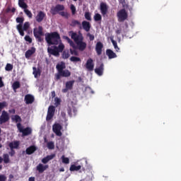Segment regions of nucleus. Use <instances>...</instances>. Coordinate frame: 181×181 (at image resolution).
I'll return each mask as SVG.
<instances>
[{
    "label": "nucleus",
    "mask_w": 181,
    "mask_h": 181,
    "mask_svg": "<svg viewBox=\"0 0 181 181\" xmlns=\"http://www.w3.org/2000/svg\"><path fill=\"white\" fill-rule=\"evenodd\" d=\"M69 33L71 35V39L74 41L71 40V39H70V37H69L68 36H64L63 38L66 40L71 47H72V49H69L71 54H72V56H78V50H80V52H84V50H86V48L87 47V43L83 41L84 37L80 31L78 34L77 33H74V31H70Z\"/></svg>",
    "instance_id": "nucleus-1"
},
{
    "label": "nucleus",
    "mask_w": 181,
    "mask_h": 181,
    "mask_svg": "<svg viewBox=\"0 0 181 181\" xmlns=\"http://www.w3.org/2000/svg\"><path fill=\"white\" fill-rule=\"evenodd\" d=\"M93 19L95 22H100V21H101V19H103V17L101 16V14L100 13H95Z\"/></svg>",
    "instance_id": "nucleus-34"
},
{
    "label": "nucleus",
    "mask_w": 181,
    "mask_h": 181,
    "mask_svg": "<svg viewBox=\"0 0 181 181\" xmlns=\"http://www.w3.org/2000/svg\"><path fill=\"white\" fill-rule=\"evenodd\" d=\"M16 127L19 132H21L23 134V136H28V135H32V128L26 127L23 129V127H22V124L21 123H18L16 124Z\"/></svg>",
    "instance_id": "nucleus-6"
},
{
    "label": "nucleus",
    "mask_w": 181,
    "mask_h": 181,
    "mask_svg": "<svg viewBox=\"0 0 181 181\" xmlns=\"http://www.w3.org/2000/svg\"><path fill=\"white\" fill-rule=\"evenodd\" d=\"M85 66L88 71H93V70H94V61L93 60V59L89 58L86 61Z\"/></svg>",
    "instance_id": "nucleus-14"
},
{
    "label": "nucleus",
    "mask_w": 181,
    "mask_h": 181,
    "mask_svg": "<svg viewBox=\"0 0 181 181\" xmlns=\"http://www.w3.org/2000/svg\"><path fill=\"white\" fill-rule=\"evenodd\" d=\"M16 22L17 23H19L18 25H16V29L21 36H25V32H23V30L22 28V25H23V22H25V18L23 17H18L16 19Z\"/></svg>",
    "instance_id": "nucleus-7"
},
{
    "label": "nucleus",
    "mask_w": 181,
    "mask_h": 181,
    "mask_svg": "<svg viewBox=\"0 0 181 181\" xmlns=\"http://www.w3.org/2000/svg\"><path fill=\"white\" fill-rule=\"evenodd\" d=\"M72 28H75V26H79V29H81V23L77 20H73L70 24Z\"/></svg>",
    "instance_id": "nucleus-30"
},
{
    "label": "nucleus",
    "mask_w": 181,
    "mask_h": 181,
    "mask_svg": "<svg viewBox=\"0 0 181 181\" xmlns=\"http://www.w3.org/2000/svg\"><path fill=\"white\" fill-rule=\"evenodd\" d=\"M64 50V44L60 42L57 46H54L52 47L47 48V52L49 54H52V56H59V53H62Z\"/></svg>",
    "instance_id": "nucleus-4"
},
{
    "label": "nucleus",
    "mask_w": 181,
    "mask_h": 181,
    "mask_svg": "<svg viewBox=\"0 0 181 181\" xmlns=\"http://www.w3.org/2000/svg\"><path fill=\"white\" fill-rule=\"evenodd\" d=\"M18 6L23 9H28V4L25 1H18Z\"/></svg>",
    "instance_id": "nucleus-33"
},
{
    "label": "nucleus",
    "mask_w": 181,
    "mask_h": 181,
    "mask_svg": "<svg viewBox=\"0 0 181 181\" xmlns=\"http://www.w3.org/2000/svg\"><path fill=\"white\" fill-rule=\"evenodd\" d=\"M28 181H35V177H30L28 178Z\"/></svg>",
    "instance_id": "nucleus-55"
},
{
    "label": "nucleus",
    "mask_w": 181,
    "mask_h": 181,
    "mask_svg": "<svg viewBox=\"0 0 181 181\" xmlns=\"http://www.w3.org/2000/svg\"><path fill=\"white\" fill-rule=\"evenodd\" d=\"M33 35L35 39L37 40V42H40V43H42V42H43V37H42V36H44L45 35L43 33V27L39 26L38 30L36 28H34Z\"/></svg>",
    "instance_id": "nucleus-5"
},
{
    "label": "nucleus",
    "mask_w": 181,
    "mask_h": 181,
    "mask_svg": "<svg viewBox=\"0 0 181 181\" xmlns=\"http://www.w3.org/2000/svg\"><path fill=\"white\" fill-rule=\"evenodd\" d=\"M80 169H81V165L76 166V165L73 164L71 165L69 170L71 172H75V171L80 170Z\"/></svg>",
    "instance_id": "nucleus-31"
},
{
    "label": "nucleus",
    "mask_w": 181,
    "mask_h": 181,
    "mask_svg": "<svg viewBox=\"0 0 181 181\" xmlns=\"http://www.w3.org/2000/svg\"><path fill=\"white\" fill-rule=\"evenodd\" d=\"M10 119L11 117H9V113H8V112L6 110H3L0 116V125H2V124H6V122H8Z\"/></svg>",
    "instance_id": "nucleus-10"
},
{
    "label": "nucleus",
    "mask_w": 181,
    "mask_h": 181,
    "mask_svg": "<svg viewBox=\"0 0 181 181\" xmlns=\"http://www.w3.org/2000/svg\"><path fill=\"white\" fill-rule=\"evenodd\" d=\"M62 129L63 127H62L59 123H56L52 126V131L55 133L57 136H62L63 135V133H62Z\"/></svg>",
    "instance_id": "nucleus-11"
},
{
    "label": "nucleus",
    "mask_w": 181,
    "mask_h": 181,
    "mask_svg": "<svg viewBox=\"0 0 181 181\" xmlns=\"http://www.w3.org/2000/svg\"><path fill=\"white\" fill-rule=\"evenodd\" d=\"M24 101H25V104H33L35 102V97L30 94H28L25 96Z\"/></svg>",
    "instance_id": "nucleus-20"
},
{
    "label": "nucleus",
    "mask_w": 181,
    "mask_h": 181,
    "mask_svg": "<svg viewBox=\"0 0 181 181\" xmlns=\"http://www.w3.org/2000/svg\"><path fill=\"white\" fill-rule=\"evenodd\" d=\"M37 149V148L35 146H30L26 148L25 153L27 155H32V153H35V152H36Z\"/></svg>",
    "instance_id": "nucleus-23"
},
{
    "label": "nucleus",
    "mask_w": 181,
    "mask_h": 181,
    "mask_svg": "<svg viewBox=\"0 0 181 181\" xmlns=\"http://www.w3.org/2000/svg\"><path fill=\"white\" fill-rule=\"evenodd\" d=\"M57 73L55 74V80L58 81L62 78V77H70L71 76V72L66 69V64L64 62H61V64H57L56 66Z\"/></svg>",
    "instance_id": "nucleus-3"
},
{
    "label": "nucleus",
    "mask_w": 181,
    "mask_h": 181,
    "mask_svg": "<svg viewBox=\"0 0 181 181\" xmlns=\"http://www.w3.org/2000/svg\"><path fill=\"white\" fill-rule=\"evenodd\" d=\"M33 74L34 75L35 78H37V76H40L42 71L40 70V68L37 69L36 67H33Z\"/></svg>",
    "instance_id": "nucleus-27"
},
{
    "label": "nucleus",
    "mask_w": 181,
    "mask_h": 181,
    "mask_svg": "<svg viewBox=\"0 0 181 181\" xmlns=\"http://www.w3.org/2000/svg\"><path fill=\"white\" fill-rule=\"evenodd\" d=\"M9 155L11 156H13V155H15V150H13V148L11 149V152L9 153Z\"/></svg>",
    "instance_id": "nucleus-53"
},
{
    "label": "nucleus",
    "mask_w": 181,
    "mask_h": 181,
    "mask_svg": "<svg viewBox=\"0 0 181 181\" xmlns=\"http://www.w3.org/2000/svg\"><path fill=\"white\" fill-rule=\"evenodd\" d=\"M12 179H13V175L10 174L8 177V181H12Z\"/></svg>",
    "instance_id": "nucleus-54"
},
{
    "label": "nucleus",
    "mask_w": 181,
    "mask_h": 181,
    "mask_svg": "<svg viewBox=\"0 0 181 181\" xmlns=\"http://www.w3.org/2000/svg\"><path fill=\"white\" fill-rule=\"evenodd\" d=\"M25 42H28V43H32V38L29 35H25L24 37Z\"/></svg>",
    "instance_id": "nucleus-47"
},
{
    "label": "nucleus",
    "mask_w": 181,
    "mask_h": 181,
    "mask_svg": "<svg viewBox=\"0 0 181 181\" xmlns=\"http://www.w3.org/2000/svg\"><path fill=\"white\" fill-rule=\"evenodd\" d=\"M59 172H64V168H59Z\"/></svg>",
    "instance_id": "nucleus-62"
},
{
    "label": "nucleus",
    "mask_w": 181,
    "mask_h": 181,
    "mask_svg": "<svg viewBox=\"0 0 181 181\" xmlns=\"http://www.w3.org/2000/svg\"><path fill=\"white\" fill-rule=\"evenodd\" d=\"M54 102V105H56V107H59V105H60V103H62V100L59 98H55Z\"/></svg>",
    "instance_id": "nucleus-46"
},
{
    "label": "nucleus",
    "mask_w": 181,
    "mask_h": 181,
    "mask_svg": "<svg viewBox=\"0 0 181 181\" xmlns=\"http://www.w3.org/2000/svg\"><path fill=\"white\" fill-rule=\"evenodd\" d=\"M70 62H72V63H78L81 62V59L78 57L73 56L70 58Z\"/></svg>",
    "instance_id": "nucleus-32"
},
{
    "label": "nucleus",
    "mask_w": 181,
    "mask_h": 181,
    "mask_svg": "<svg viewBox=\"0 0 181 181\" xmlns=\"http://www.w3.org/2000/svg\"><path fill=\"white\" fill-rule=\"evenodd\" d=\"M11 120L13 122H16V124H21L22 122V118L18 115L12 116Z\"/></svg>",
    "instance_id": "nucleus-26"
},
{
    "label": "nucleus",
    "mask_w": 181,
    "mask_h": 181,
    "mask_svg": "<svg viewBox=\"0 0 181 181\" xmlns=\"http://www.w3.org/2000/svg\"><path fill=\"white\" fill-rule=\"evenodd\" d=\"M100 13L103 16H105L108 13V6L107 3L101 2L100 4Z\"/></svg>",
    "instance_id": "nucleus-13"
},
{
    "label": "nucleus",
    "mask_w": 181,
    "mask_h": 181,
    "mask_svg": "<svg viewBox=\"0 0 181 181\" xmlns=\"http://www.w3.org/2000/svg\"><path fill=\"white\" fill-rule=\"evenodd\" d=\"M47 146L48 149H54V143L53 141H49L47 143Z\"/></svg>",
    "instance_id": "nucleus-43"
},
{
    "label": "nucleus",
    "mask_w": 181,
    "mask_h": 181,
    "mask_svg": "<svg viewBox=\"0 0 181 181\" xmlns=\"http://www.w3.org/2000/svg\"><path fill=\"white\" fill-rule=\"evenodd\" d=\"M118 22H124L128 19V13L125 10V8L121 9L117 13Z\"/></svg>",
    "instance_id": "nucleus-8"
},
{
    "label": "nucleus",
    "mask_w": 181,
    "mask_h": 181,
    "mask_svg": "<svg viewBox=\"0 0 181 181\" xmlns=\"http://www.w3.org/2000/svg\"><path fill=\"white\" fill-rule=\"evenodd\" d=\"M9 112H11V114H16V110H15V109H12L9 110Z\"/></svg>",
    "instance_id": "nucleus-56"
},
{
    "label": "nucleus",
    "mask_w": 181,
    "mask_h": 181,
    "mask_svg": "<svg viewBox=\"0 0 181 181\" xmlns=\"http://www.w3.org/2000/svg\"><path fill=\"white\" fill-rule=\"evenodd\" d=\"M85 19H86V21H91V13H90V12L85 13Z\"/></svg>",
    "instance_id": "nucleus-45"
},
{
    "label": "nucleus",
    "mask_w": 181,
    "mask_h": 181,
    "mask_svg": "<svg viewBox=\"0 0 181 181\" xmlns=\"http://www.w3.org/2000/svg\"><path fill=\"white\" fill-rule=\"evenodd\" d=\"M45 40L48 46H57V45H60V43H62L60 34L57 32L47 33L45 34Z\"/></svg>",
    "instance_id": "nucleus-2"
},
{
    "label": "nucleus",
    "mask_w": 181,
    "mask_h": 181,
    "mask_svg": "<svg viewBox=\"0 0 181 181\" xmlns=\"http://www.w3.org/2000/svg\"><path fill=\"white\" fill-rule=\"evenodd\" d=\"M64 9V6L62 4H57L56 6H52L50 9V13L52 15H57V13H60Z\"/></svg>",
    "instance_id": "nucleus-9"
},
{
    "label": "nucleus",
    "mask_w": 181,
    "mask_h": 181,
    "mask_svg": "<svg viewBox=\"0 0 181 181\" xmlns=\"http://www.w3.org/2000/svg\"><path fill=\"white\" fill-rule=\"evenodd\" d=\"M74 86V81H69L66 83V88L62 89V93H67L69 90H73Z\"/></svg>",
    "instance_id": "nucleus-17"
},
{
    "label": "nucleus",
    "mask_w": 181,
    "mask_h": 181,
    "mask_svg": "<svg viewBox=\"0 0 181 181\" xmlns=\"http://www.w3.org/2000/svg\"><path fill=\"white\" fill-rule=\"evenodd\" d=\"M24 13L30 19H32L33 14H32V12L30 11H29L28 8H25L24 9Z\"/></svg>",
    "instance_id": "nucleus-35"
},
{
    "label": "nucleus",
    "mask_w": 181,
    "mask_h": 181,
    "mask_svg": "<svg viewBox=\"0 0 181 181\" xmlns=\"http://www.w3.org/2000/svg\"><path fill=\"white\" fill-rule=\"evenodd\" d=\"M16 11V8H12V9L11 10V12H12L13 13H15Z\"/></svg>",
    "instance_id": "nucleus-60"
},
{
    "label": "nucleus",
    "mask_w": 181,
    "mask_h": 181,
    "mask_svg": "<svg viewBox=\"0 0 181 181\" xmlns=\"http://www.w3.org/2000/svg\"><path fill=\"white\" fill-rule=\"evenodd\" d=\"M72 111H73V110L71 109V107H69L67 109V112H68L69 117H71L73 115Z\"/></svg>",
    "instance_id": "nucleus-50"
},
{
    "label": "nucleus",
    "mask_w": 181,
    "mask_h": 181,
    "mask_svg": "<svg viewBox=\"0 0 181 181\" xmlns=\"http://www.w3.org/2000/svg\"><path fill=\"white\" fill-rule=\"evenodd\" d=\"M8 146L11 149H18L19 148V141L11 142Z\"/></svg>",
    "instance_id": "nucleus-28"
},
{
    "label": "nucleus",
    "mask_w": 181,
    "mask_h": 181,
    "mask_svg": "<svg viewBox=\"0 0 181 181\" xmlns=\"http://www.w3.org/2000/svg\"><path fill=\"white\" fill-rule=\"evenodd\" d=\"M124 25L126 26V28H128V23H125Z\"/></svg>",
    "instance_id": "nucleus-64"
},
{
    "label": "nucleus",
    "mask_w": 181,
    "mask_h": 181,
    "mask_svg": "<svg viewBox=\"0 0 181 181\" xmlns=\"http://www.w3.org/2000/svg\"><path fill=\"white\" fill-rule=\"evenodd\" d=\"M3 160H4V163H9V162H10L9 155L4 154L3 155Z\"/></svg>",
    "instance_id": "nucleus-37"
},
{
    "label": "nucleus",
    "mask_w": 181,
    "mask_h": 181,
    "mask_svg": "<svg viewBox=\"0 0 181 181\" xmlns=\"http://www.w3.org/2000/svg\"><path fill=\"white\" fill-rule=\"evenodd\" d=\"M62 163H65L66 165L70 163V159H69V158L65 157L64 156H62Z\"/></svg>",
    "instance_id": "nucleus-39"
},
{
    "label": "nucleus",
    "mask_w": 181,
    "mask_h": 181,
    "mask_svg": "<svg viewBox=\"0 0 181 181\" xmlns=\"http://www.w3.org/2000/svg\"><path fill=\"white\" fill-rule=\"evenodd\" d=\"M29 22H25L24 25L22 24L23 32H24V30H28V29H29Z\"/></svg>",
    "instance_id": "nucleus-41"
},
{
    "label": "nucleus",
    "mask_w": 181,
    "mask_h": 181,
    "mask_svg": "<svg viewBox=\"0 0 181 181\" xmlns=\"http://www.w3.org/2000/svg\"><path fill=\"white\" fill-rule=\"evenodd\" d=\"M12 88L13 91L16 93V90H18V88H21V82L18 81H14L12 84Z\"/></svg>",
    "instance_id": "nucleus-29"
},
{
    "label": "nucleus",
    "mask_w": 181,
    "mask_h": 181,
    "mask_svg": "<svg viewBox=\"0 0 181 181\" xmlns=\"http://www.w3.org/2000/svg\"><path fill=\"white\" fill-rule=\"evenodd\" d=\"M55 157H56V154H51L49 156H47L45 158L42 159V163L46 164L49 160H52V159H54Z\"/></svg>",
    "instance_id": "nucleus-25"
},
{
    "label": "nucleus",
    "mask_w": 181,
    "mask_h": 181,
    "mask_svg": "<svg viewBox=\"0 0 181 181\" xmlns=\"http://www.w3.org/2000/svg\"><path fill=\"white\" fill-rule=\"evenodd\" d=\"M0 181H6V176L5 175H0Z\"/></svg>",
    "instance_id": "nucleus-51"
},
{
    "label": "nucleus",
    "mask_w": 181,
    "mask_h": 181,
    "mask_svg": "<svg viewBox=\"0 0 181 181\" xmlns=\"http://www.w3.org/2000/svg\"><path fill=\"white\" fill-rule=\"evenodd\" d=\"M11 8H9V7H8V8L6 9V12L7 13H9V12H11Z\"/></svg>",
    "instance_id": "nucleus-57"
},
{
    "label": "nucleus",
    "mask_w": 181,
    "mask_h": 181,
    "mask_svg": "<svg viewBox=\"0 0 181 181\" xmlns=\"http://www.w3.org/2000/svg\"><path fill=\"white\" fill-rule=\"evenodd\" d=\"M70 57V53L69 51H64L62 52V59H69Z\"/></svg>",
    "instance_id": "nucleus-38"
},
{
    "label": "nucleus",
    "mask_w": 181,
    "mask_h": 181,
    "mask_svg": "<svg viewBox=\"0 0 181 181\" xmlns=\"http://www.w3.org/2000/svg\"><path fill=\"white\" fill-rule=\"evenodd\" d=\"M35 53H36V48L32 47L30 49L25 52V59H30V57H32L33 54H35Z\"/></svg>",
    "instance_id": "nucleus-18"
},
{
    "label": "nucleus",
    "mask_w": 181,
    "mask_h": 181,
    "mask_svg": "<svg viewBox=\"0 0 181 181\" xmlns=\"http://www.w3.org/2000/svg\"><path fill=\"white\" fill-rule=\"evenodd\" d=\"M71 11L72 12V15H76V6L74 5H71Z\"/></svg>",
    "instance_id": "nucleus-48"
},
{
    "label": "nucleus",
    "mask_w": 181,
    "mask_h": 181,
    "mask_svg": "<svg viewBox=\"0 0 181 181\" xmlns=\"http://www.w3.org/2000/svg\"><path fill=\"white\" fill-rule=\"evenodd\" d=\"M59 13L61 16L66 18V19H69V16H70V15H69L67 12L61 11Z\"/></svg>",
    "instance_id": "nucleus-44"
},
{
    "label": "nucleus",
    "mask_w": 181,
    "mask_h": 181,
    "mask_svg": "<svg viewBox=\"0 0 181 181\" xmlns=\"http://www.w3.org/2000/svg\"><path fill=\"white\" fill-rule=\"evenodd\" d=\"M95 73L98 74V76H103V73H104V64H100V65L95 69Z\"/></svg>",
    "instance_id": "nucleus-21"
},
{
    "label": "nucleus",
    "mask_w": 181,
    "mask_h": 181,
    "mask_svg": "<svg viewBox=\"0 0 181 181\" xmlns=\"http://www.w3.org/2000/svg\"><path fill=\"white\" fill-rule=\"evenodd\" d=\"M104 47V45H103V42H98L95 45V52L98 54V56H101L103 54V48Z\"/></svg>",
    "instance_id": "nucleus-15"
},
{
    "label": "nucleus",
    "mask_w": 181,
    "mask_h": 181,
    "mask_svg": "<svg viewBox=\"0 0 181 181\" xmlns=\"http://www.w3.org/2000/svg\"><path fill=\"white\" fill-rule=\"evenodd\" d=\"M112 43L115 49L116 52H119V47H118V45L117 44V41L112 40Z\"/></svg>",
    "instance_id": "nucleus-42"
},
{
    "label": "nucleus",
    "mask_w": 181,
    "mask_h": 181,
    "mask_svg": "<svg viewBox=\"0 0 181 181\" xmlns=\"http://www.w3.org/2000/svg\"><path fill=\"white\" fill-rule=\"evenodd\" d=\"M5 69L6 71H12V70H13V65L11 64H7Z\"/></svg>",
    "instance_id": "nucleus-40"
},
{
    "label": "nucleus",
    "mask_w": 181,
    "mask_h": 181,
    "mask_svg": "<svg viewBox=\"0 0 181 181\" xmlns=\"http://www.w3.org/2000/svg\"><path fill=\"white\" fill-rule=\"evenodd\" d=\"M82 28L86 32H90L91 24H90V22L84 21L82 22Z\"/></svg>",
    "instance_id": "nucleus-22"
},
{
    "label": "nucleus",
    "mask_w": 181,
    "mask_h": 181,
    "mask_svg": "<svg viewBox=\"0 0 181 181\" xmlns=\"http://www.w3.org/2000/svg\"><path fill=\"white\" fill-rule=\"evenodd\" d=\"M73 112H74V115H76V113L77 112V110L75 107H73Z\"/></svg>",
    "instance_id": "nucleus-58"
},
{
    "label": "nucleus",
    "mask_w": 181,
    "mask_h": 181,
    "mask_svg": "<svg viewBox=\"0 0 181 181\" xmlns=\"http://www.w3.org/2000/svg\"><path fill=\"white\" fill-rule=\"evenodd\" d=\"M52 97H55L56 96V93L54 91L52 92Z\"/></svg>",
    "instance_id": "nucleus-61"
},
{
    "label": "nucleus",
    "mask_w": 181,
    "mask_h": 181,
    "mask_svg": "<svg viewBox=\"0 0 181 181\" xmlns=\"http://www.w3.org/2000/svg\"><path fill=\"white\" fill-rule=\"evenodd\" d=\"M2 162H4V158H2V157L0 156V163H2Z\"/></svg>",
    "instance_id": "nucleus-63"
},
{
    "label": "nucleus",
    "mask_w": 181,
    "mask_h": 181,
    "mask_svg": "<svg viewBox=\"0 0 181 181\" xmlns=\"http://www.w3.org/2000/svg\"><path fill=\"white\" fill-rule=\"evenodd\" d=\"M5 107H8V103H6V101L0 102V112L5 108Z\"/></svg>",
    "instance_id": "nucleus-36"
},
{
    "label": "nucleus",
    "mask_w": 181,
    "mask_h": 181,
    "mask_svg": "<svg viewBox=\"0 0 181 181\" xmlns=\"http://www.w3.org/2000/svg\"><path fill=\"white\" fill-rule=\"evenodd\" d=\"M46 18V13L42 11H39L37 16H35V21L38 23H40Z\"/></svg>",
    "instance_id": "nucleus-16"
},
{
    "label": "nucleus",
    "mask_w": 181,
    "mask_h": 181,
    "mask_svg": "<svg viewBox=\"0 0 181 181\" xmlns=\"http://www.w3.org/2000/svg\"><path fill=\"white\" fill-rule=\"evenodd\" d=\"M36 169L37 172H39V173H43L45 170H46L47 169H49V165H43V164L40 163L37 165Z\"/></svg>",
    "instance_id": "nucleus-19"
},
{
    "label": "nucleus",
    "mask_w": 181,
    "mask_h": 181,
    "mask_svg": "<svg viewBox=\"0 0 181 181\" xmlns=\"http://www.w3.org/2000/svg\"><path fill=\"white\" fill-rule=\"evenodd\" d=\"M87 37H89V40L90 41H93L95 39L94 35L90 34V33L87 34Z\"/></svg>",
    "instance_id": "nucleus-49"
},
{
    "label": "nucleus",
    "mask_w": 181,
    "mask_h": 181,
    "mask_svg": "<svg viewBox=\"0 0 181 181\" xmlns=\"http://www.w3.org/2000/svg\"><path fill=\"white\" fill-rule=\"evenodd\" d=\"M56 111V107L53 105H50L48 107V111L46 117V121H50L53 117H54V112Z\"/></svg>",
    "instance_id": "nucleus-12"
},
{
    "label": "nucleus",
    "mask_w": 181,
    "mask_h": 181,
    "mask_svg": "<svg viewBox=\"0 0 181 181\" xmlns=\"http://www.w3.org/2000/svg\"><path fill=\"white\" fill-rule=\"evenodd\" d=\"M5 84L4 83V81H2V77H0V88H2Z\"/></svg>",
    "instance_id": "nucleus-52"
},
{
    "label": "nucleus",
    "mask_w": 181,
    "mask_h": 181,
    "mask_svg": "<svg viewBox=\"0 0 181 181\" xmlns=\"http://www.w3.org/2000/svg\"><path fill=\"white\" fill-rule=\"evenodd\" d=\"M106 55L109 59H115V57H117V54L110 49H106Z\"/></svg>",
    "instance_id": "nucleus-24"
},
{
    "label": "nucleus",
    "mask_w": 181,
    "mask_h": 181,
    "mask_svg": "<svg viewBox=\"0 0 181 181\" xmlns=\"http://www.w3.org/2000/svg\"><path fill=\"white\" fill-rule=\"evenodd\" d=\"M119 2L122 5H125V0H120Z\"/></svg>",
    "instance_id": "nucleus-59"
}]
</instances>
